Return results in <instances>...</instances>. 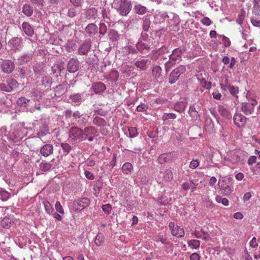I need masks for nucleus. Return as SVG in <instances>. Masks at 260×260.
<instances>
[{
	"instance_id": "f257e3e1",
	"label": "nucleus",
	"mask_w": 260,
	"mask_h": 260,
	"mask_svg": "<svg viewBox=\"0 0 260 260\" xmlns=\"http://www.w3.org/2000/svg\"><path fill=\"white\" fill-rule=\"evenodd\" d=\"M27 134L24 122L13 123L11 125L7 138L14 142L20 141Z\"/></svg>"
},
{
	"instance_id": "f03ea898",
	"label": "nucleus",
	"mask_w": 260,
	"mask_h": 260,
	"mask_svg": "<svg viewBox=\"0 0 260 260\" xmlns=\"http://www.w3.org/2000/svg\"><path fill=\"white\" fill-rule=\"evenodd\" d=\"M151 38L146 33H142L140 38L136 44V47L142 54H147L150 49Z\"/></svg>"
},
{
	"instance_id": "7ed1b4c3",
	"label": "nucleus",
	"mask_w": 260,
	"mask_h": 260,
	"mask_svg": "<svg viewBox=\"0 0 260 260\" xmlns=\"http://www.w3.org/2000/svg\"><path fill=\"white\" fill-rule=\"evenodd\" d=\"M116 5V9L121 16H126L132 9V4L129 0H116L114 3Z\"/></svg>"
},
{
	"instance_id": "20e7f679",
	"label": "nucleus",
	"mask_w": 260,
	"mask_h": 260,
	"mask_svg": "<svg viewBox=\"0 0 260 260\" xmlns=\"http://www.w3.org/2000/svg\"><path fill=\"white\" fill-rule=\"evenodd\" d=\"M218 185L221 192L225 196H229L233 190L231 180L227 177H223L220 178L218 182Z\"/></svg>"
},
{
	"instance_id": "39448f33",
	"label": "nucleus",
	"mask_w": 260,
	"mask_h": 260,
	"mask_svg": "<svg viewBox=\"0 0 260 260\" xmlns=\"http://www.w3.org/2000/svg\"><path fill=\"white\" fill-rule=\"evenodd\" d=\"M257 104V101L254 99L249 100L248 102H243L241 104V111L246 115H252L254 112Z\"/></svg>"
},
{
	"instance_id": "423d86ee",
	"label": "nucleus",
	"mask_w": 260,
	"mask_h": 260,
	"mask_svg": "<svg viewBox=\"0 0 260 260\" xmlns=\"http://www.w3.org/2000/svg\"><path fill=\"white\" fill-rule=\"evenodd\" d=\"M69 137L72 141L81 142L85 140L83 129L77 126H72L69 130Z\"/></svg>"
},
{
	"instance_id": "0eeeda50",
	"label": "nucleus",
	"mask_w": 260,
	"mask_h": 260,
	"mask_svg": "<svg viewBox=\"0 0 260 260\" xmlns=\"http://www.w3.org/2000/svg\"><path fill=\"white\" fill-rule=\"evenodd\" d=\"M186 69L184 66H179L174 69L170 74L169 77V83L172 84L175 83L179 79L180 76L184 73Z\"/></svg>"
},
{
	"instance_id": "6e6552de",
	"label": "nucleus",
	"mask_w": 260,
	"mask_h": 260,
	"mask_svg": "<svg viewBox=\"0 0 260 260\" xmlns=\"http://www.w3.org/2000/svg\"><path fill=\"white\" fill-rule=\"evenodd\" d=\"M22 39L18 37H14L9 41L8 47L13 52L20 51L23 48Z\"/></svg>"
},
{
	"instance_id": "1a4fd4ad",
	"label": "nucleus",
	"mask_w": 260,
	"mask_h": 260,
	"mask_svg": "<svg viewBox=\"0 0 260 260\" xmlns=\"http://www.w3.org/2000/svg\"><path fill=\"white\" fill-rule=\"evenodd\" d=\"M183 51L180 48L175 49L171 54L169 55V61L166 63L165 66L167 68L171 63L179 62L181 60V55Z\"/></svg>"
},
{
	"instance_id": "9d476101",
	"label": "nucleus",
	"mask_w": 260,
	"mask_h": 260,
	"mask_svg": "<svg viewBox=\"0 0 260 260\" xmlns=\"http://www.w3.org/2000/svg\"><path fill=\"white\" fill-rule=\"evenodd\" d=\"M240 151L234 150L228 152L224 157L225 160L228 161L232 164H236L240 160Z\"/></svg>"
},
{
	"instance_id": "9b49d317",
	"label": "nucleus",
	"mask_w": 260,
	"mask_h": 260,
	"mask_svg": "<svg viewBox=\"0 0 260 260\" xmlns=\"http://www.w3.org/2000/svg\"><path fill=\"white\" fill-rule=\"evenodd\" d=\"M90 204V200L87 198H82L77 200H75L73 203V207L75 211H81L87 206Z\"/></svg>"
},
{
	"instance_id": "f8f14e48",
	"label": "nucleus",
	"mask_w": 260,
	"mask_h": 260,
	"mask_svg": "<svg viewBox=\"0 0 260 260\" xmlns=\"http://www.w3.org/2000/svg\"><path fill=\"white\" fill-rule=\"evenodd\" d=\"M169 228L171 231V234L173 236L178 238H181L184 236V229L177 225H175L174 222H170Z\"/></svg>"
},
{
	"instance_id": "ddd939ff",
	"label": "nucleus",
	"mask_w": 260,
	"mask_h": 260,
	"mask_svg": "<svg viewBox=\"0 0 260 260\" xmlns=\"http://www.w3.org/2000/svg\"><path fill=\"white\" fill-rule=\"evenodd\" d=\"M91 47V40H85L79 47L77 54L80 55H87Z\"/></svg>"
},
{
	"instance_id": "4468645a",
	"label": "nucleus",
	"mask_w": 260,
	"mask_h": 260,
	"mask_svg": "<svg viewBox=\"0 0 260 260\" xmlns=\"http://www.w3.org/2000/svg\"><path fill=\"white\" fill-rule=\"evenodd\" d=\"M15 67L14 62L10 59L4 60L1 64L2 70L6 74L11 73L14 70Z\"/></svg>"
},
{
	"instance_id": "2eb2a0df",
	"label": "nucleus",
	"mask_w": 260,
	"mask_h": 260,
	"mask_svg": "<svg viewBox=\"0 0 260 260\" xmlns=\"http://www.w3.org/2000/svg\"><path fill=\"white\" fill-rule=\"evenodd\" d=\"M234 122L239 128L245 126L247 121V118L241 113H235L233 117Z\"/></svg>"
},
{
	"instance_id": "dca6fc26",
	"label": "nucleus",
	"mask_w": 260,
	"mask_h": 260,
	"mask_svg": "<svg viewBox=\"0 0 260 260\" xmlns=\"http://www.w3.org/2000/svg\"><path fill=\"white\" fill-rule=\"evenodd\" d=\"M79 61L76 58H72L68 63L67 70L70 73H74L79 70Z\"/></svg>"
},
{
	"instance_id": "f3484780",
	"label": "nucleus",
	"mask_w": 260,
	"mask_h": 260,
	"mask_svg": "<svg viewBox=\"0 0 260 260\" xmlns=\"http://www.w3.org/2000/svg\"><path fill=\"white\" fill-rule=\"evenodd\" d=\"M53 153V146L50 144H47L40 148V153L44 157H48Z\"/></svg>"
},
{
	"instance_id": "a211bd4d",
	"label": "nucleus",
	"mask_w": 260,
	"mask_h": 260,
	"mask_svg": "<svg viewBox=\"0 0 260 260\" xmlns=\"http://www.w3.org/2000/svg\"><path fill=\"white\" fill-rule=\"evenodd\" d=\"M167 15L166 21L170 25H176L179 23V17L176 14L171 12H168Z\"/></svg>"
},
{
	"instance_id": "6ab92c4d",
	"label": "nucleus",
	"mask_w": 260,
	"mask_h": 260,
	"mask_svg": "<svg viewBox=\"0 0 260 260\" xmlns=\"http://www.w3.org/2000/svg\"><path fill=\"white\" fill-rule=\"evenodd\" d=\"M49 133L48 125L46 123H42L37 132V137L41 138Z\"/></svg>"
},
{
	"instance_id": "aec40b11",
	"label": "nucleus",
	"mask_w": 260,
	"mask_h": 260,
	"mask_svg": "<svg viewBox=\"0 0 260 260\" xmlns=\"http://www.w3.org/2000/svg\"><path fill=\"white\" fill-rule=\"evenodd\" d=\"M85 31L89 36L92 37L98 32V27L95 24L91 23L86 26Z\"/></svg>"
},
{
	"instance_id": "412c9836",
	"label": "nucleus",
	"mask_w": 260,
	"mask_h": 260,
	"mask_svg": "<svg viewBox=\"0 0 260 260\" xmlns=\"http://www.w3.org/2000/svg\"><path fill=\"white\" fill-rule=\"evenodd\" d=\"M217 111L219 114L224 119H230L232 118V114L223 106L219 105L218 106Z\"/></svg>"
},
{
	"instance_id": "4be33fe9",
	"label": "nucleus",
	"mask_w": 260,
	"mask_h": 260,
	"mask_svg": "<svg viewBox=\"0 0 260 260\" xmlns=\"http://www.w3.org/2000/svg\"><path fill=\"white\" fill-rule=\"evenodd\" d=\"M150 62V60L148 59H143L136 61L135 64L138 68L144 71L147 69Z\"/></svg>"
},
{
	"instance_id": "5701e85b",
	"label": "nucleus",
	"mask_w": 260,
	"mask_h": 260,
	"mask_svg": "<svg viewBox=\"0 0 260 260\" xmlns=\"http://www.w3.org/2000/svg\"><path fill=\"white\" fill-rule=\"evenodd\" d=\"M32 54L29 53H24L20 55L17 58V63L19 65H23L31 60Z\"/></svg>"
},
{
	"instance_id": "b1692460",
	"label": "nucleus",
	"mask_w": 260,
	"mask_h": 260,
	"mask_svg": "<svg viewBox=\"0 0 260 260\" xmlns=\"http://www.w3.org/2000/svg\"><path fill=\"white\" fill-rule=\"evenodd\" d=\"M31 97L35 101H40L42 96L44 95V92L42 90L38 88H32L31 91Z\"/></svg>"
},
{
	"instance_id": "393cba45",
	"label": "nucleus",
	"mask_w": 260,
	"mask_h": 260,
	"mask_svg": "<svg viewBox=\"0 0 260 260\" xmlns=\"http://www.w3.org/2000/svg\"><path fill=\"white\" fill-rule=\"evenodd\" d=\"M22 27L25 34L28 36L31 37L34 35V29L29 23L23 22L22 24Z\"/></svg>"
},
{
	"instance_id": "a878e982",
	"label": "nucleus",
	"mask_w": 260,
	"mask_h": 260,
	"mask_svg": "<svg viewBox=\"0 0 260 260\" xmlns=\"http://www.w3.org/2000/svg\"><path fill=\"white\" fill-rule=\"evenodd\" d=\"M97 131L94 127L90 126L86 127L83 129L84 136L85 137V140L87 139L88 136H94Z\"/></svg>"
},
{
	"instance_id": "bb28decb",
	"label": "nucleus",
	"mask_w": 260,
	"mask_h": 260,
	"mask_svg": "<svg viewBox=\"0 0 260 260\" xmlns=\"http://www.w3.org/2000/svg\"><path fill=\"white\" fill-rule=\"evenodd\" d=\"M187 106V102L185 101H182L177 102L174 107V109L180 113L184 112Z\"/></svg>"
},
{
	"instance_id": "cd10ccee",
	"label": "nucleus",
	"mask_w": 260,
	"mask_h": 260,
	"mask_svg": "<svg viewBox=\"0 0 260 260\" xmlns=\"http://www.w3.org/2000/svg\"><path fill=\"white\" fill-rule=\"evenodd\" d=\"M222 62L225 65H228V67L230 69H233L236 64V61L234 57H232L230 59L229 57L226 56L222 58Z\"/></svg>"
},
{
	"instance_id": "c85d7f7f",
	"label": "nucleus",
	"mask_w": 260,
	"mask_h": 260,
	"mask_svg": "<svg viewBox=\"0 0 260 260\" xmlns=\"http://www.w3.org/2000/svg\"><path fill=\"white\" fill-rule=\"evenodd\" d=\"M92 89L95 93H99L105 90L106 86L103 83L99 82L92 85Z\"/></svg>"
},
{
	"instance_id": "c756f323",
	"label": "nucleus",
	"mask_w": 260,
	"mask_h": 260,
	"mask_svg": "<svg viewBox=\"0 0 260 260\" xmlns=\"http://www.w3.org/2000/svg\"><path fill=\"white\" fill-rule=\"evenodd\" d=\"M147 9L141 4H137L134 7V11L139 15H143L147 12Z\"/></svg>"
},
{
	"instance_id": "7c9ffc66",
	"label": "nucleus",
	"mask_w": 260,
	"mask_h": 260,
	"mask_svg": "<svg viewBox=\"0 0 260 260\" xmlns=\"http://www.w3.org/2000/svg\"><path fill=\"white\" fill-rule=\"evenodd\" d=\"M22 12L26 16L30 17L33 14V9L29 4H25L22 7Z\"/></svg>"
},
{
	"instance_id": "2f4dec72",
	"label": "nucleus",
	"mask_w": 260,
	"mask_h": 260,
	"mask_svg": "<svg viewBox=\"0 0 260 260\" xmlns=\"http://www.w3.org/2000/svg\"><path fill=\"white\" fill-rule=\"evenodd\" d=\"M123 51L126 54H136L138 52L137 48L129 44V43L123 48Z\"/></svg>"
},
{
	"instance_id": "473e14b6",
	"label": "nucleus",
	"mask_w": 260,
	"mask_h": 260,
	"mask_svg": "<svg viewBox=\"0 0 260 260\" xmlns=\"http://www.w3.org/2000/svg\"><path fill=\"white\" fill-rule=\"evenodd\" d=\"M103 186V182L100 180H98L94 184L93 189L94 191V194L96 197L99 196L100 191L102 189Z\"/></svg>"
},
{
	"instance_id": "72a5a7b5",
	"label": "nucleus",
	"mask_w": 260,
	"mask_h": 260,
	"mask_svg": "<svg viewBox=\"0 0 260 260\" xmlns=\"http://www.w3.org/2000/svg\"><path fill=\"white\" fill-rule=\"evenodd\" d=\"M122 171L125 174H131L133 169V166L130 162L124 163L122 167Z\"/></svg>"
},
{
	"instance_id": "f704fd0d",
	"label": "nucleus",
	"mask_w": 260,
	"mask_h": 260,
	"mask_svg": "<svg viewBox=\"0 0 260 260\" xmlns=\"http://www.w3.org/2000/svg\"><path fill=\"white\" fill-rule=\"evenodd\" d=\"M17 103L20 106L24 107L29 110V108L28 107V106H29V104L30 103L29 100L27 99L24 97H21L18 99Z\"/></svg>"
},
{
	"instance_id": "c9c22d12",
	"label": "nucleus",
	"mask_w": 260,
	"mask_h": 260,
	"mask_svg": "<svg viewBox=\"0 0 260 260\" xmlns=\"http://www.w3.org/2000/svg\"><path fill=\"white\" fill-rule=\"evenodd\" d=\"M11 194L5 189L0 188V196L1 199L3 201H7L10 197Z\"/></svg>"
},
{
	"instance_id": "e433bc0d",
	"label": "nucleus",
	"mask_w": 260,
	"mask_h": 260,
	"mask_svg": "<svg viewBox=\"0 0 260 260\" xmlns=\"http://www.w3.org/2000/svg\"><path fill=\"white\" fill-rule=\"evenodd\" d=\"M9 86L11 88V90L13 91L17 87L18 83L17 81L14 78H9L6 80Z\"/></svg>"
},
{
	"instance_id": "4c0bfd02",
	"label": "nucleus",
	"mask_w": 260,
	"mask_h": 260,
	"mask_svg": "<svg viewBox=\"0 0 260 260\" xmlns=\"http://www.w3.org/2000/svg\"><path fill=\"white\" fill-rule=\"evenodd\" d=\"M187 244L191 248L196 249L199 248L201 245L200 241L196 239L188 241Z\"/></svg>"
},
{
	"instance_id": "58836bf2",
	"label": "nucleus",
	"mask_w": 260,
	"mask_h": 260,
	"mask_svg": "<svg viewBox=\"0 0 260 260\" xmlns=\"http://www.w3.org/2000/svg\"><path fill=\"white\" fill-rule=\"evenodd\" d=\"M82 96L80 93H75L69 96L70 100L72 102L81 103L82 102Z\"/></svg>"
},
{
	"instance_id": "ea45409f",
	"label": "nucleus",
	"mask_w": 260,
	"mask_h": 260,
	"mask_svg": "<svg viewBox=\"0 0 260 260\" xmlns=\"http://www.w3.org/2000/svg\"><path fill=\"white\" fill-rule=\"evenodd\" d=\"M225 87H227L226 89L229 90V92L232 95L238 98L237 94L239 93V89L238 87H235L231 85H227L225 86Z\"/></svg>"
},
{
	"instance_id": "a19ab883",
	"label": "nucleus",
	"mask_w": 260,
	"mask_h": 260,
	"mask_svg": "<svg viewBox=\"0 0 260 260\" xmlns=\"http://www.w3.org/2000/svg\"><path fill=\"white\" fill-rule=\"evenodd\" d=\"M163 178L165 181L170 182L173 178L172 171L170 169L166 170Z\"/></svg>"
},
{
	"instance_id": "79ce46f5",
	"label": "nucleus",
	"mask_w": 260,
	"mask_h": 260,
	"mask_svg": "<svg viewBox=\"0 0 260 260\" xmlns=\"http://www.w3.org/2000/svg\"><path fill=\"white\" fill-rule=\"evenodd\" d=\"M93 124L99 126H103L105 125L106 121L103 118L95 116L93 120Z\"/></svg>"
},
{
	"instance_id": "37998d69",
	"label": "nucleus",
	"mask_w": 260,
	"mask_h": 260,
	"mask_svg": "<svg viewBox=\"0 0 260 260\" xmlns=\"http://www.w3.org/2000/svg\"><path fill=\"white\" fill-rule=\"evenodd\" d=\"M51 167L52 165L50 162L46 161H42L39 165L40 170L44 172L48 171L51 168Z\"/></svg>"
},
{
	"instance_id": "c03bdc74",
	"label": "nucleus",
	"mask_w": 260,
	"mask_h": 260,
	"mask_svg": "<svg viewBox=\"0 0 260 260\" xmlns=\"http://www.w3.org/2000/svg\"><path fill=\"white\" fill-rule=\"evenodd\" d=\"M152 73L153 76L156 78L157 79L159 77H160L161 73V68L158 66H156L153 67Z\"/></svg>"
},
{
	"instance_id": "a18cd8bd",
	"label": "nucleus",
	"mask_w": 260,
	"mask_h": 260,
	"mask_svg": "<svg viewBox=\"0 0 260 260\" xmlns=\"http://www.w3.org/2000/svg\"><path fill=\"white\" fill-rule=\"evenodd\" d=\"M104 239V236L102 233H98L95 238L94 242L97 246H101L103 244Z\"/></svg>"
},
{
	"instance_id": "49530a36",
	"label": "nucleus",
	"mask_w": 260,
	"mask_h": 260,
	"mask_svg": "<svg viewBox=\"0 0 260 260\" xmlns=\"http://www.w3.org/2000/svg\"><path fill=\"white\" fill-rule=\"evenodd\" d=\"M96 13H97L96 10L94 8H92L89 9L87 11V12L86 13V16L88 19L95 18V16L96 15Z\"/></svg>"
},
{
	"instance_id": "de8ad7c7",
	"label": "nucleus",
	"mask_w": 260,
	"mask_h": 260,
	"mask_svg": "<svg viewBox=\"0 0 260 260\" xmlns=\"http://www.w3.org/2000/svg\"><path fill=\"white\" fill-rule=\"evenodd\" d=\"M60 146L63 151V154L65 155L68 154L71 150V146L66 143H62Z\"/></svg>"
},
{
	"instance_id": "09e8293b",
	"label": "nucleus",
	"mask_w": 260,
	"mask_h": 260,
	"mask_svg": "<svg viewBox=\"0 0 260 260\" xmlns=\"http://www.w3.org/2000/svg\"><path fill=\"white\" fill-rule=\"evenodd\" d=\"M43 204L46 213L49 214L53 213L54 210L49 202L47 201H44Z\"/></svg>"
},
{
	"instance_id": "8fccbe9b",
	"label": "nucleus",
	"mask_w": 260,
	"mask_h": 260,
	"mask_svg": "<svg viewBox=\"0 0 260 260\" xmlns=\"http://www.w3.org/2000/svg\"><path fill=\"white\" fill-rule=\"evenodd\" d=\"M76 44L72 40L69 41L66 44V50L68 52H72L75 49Z\"/></svg>"
},
{
	"instance_id": "3c124183",
	"label": "nucleus",
	"mask_w": 260,
	"mask_h": 260,
	"mask_svg": "<svg viewBox=\"0 0 260 260\" xmlns=\"http://www.w3.org/2000/svg\"><path fill=\"white\" fill-rule=\"evenodd\" d=\"M215 201L218 203H221L225 206L229 205V200L226 198H222L221 196L217 195L215 197Z\"/></svg>"
},
{
	"instance_id": "603ef678",
	"label": "nucleus",
	"mask_w": 260,
	"mask_h": 260,
	"mask_svg": "<svg viewBox=\"0 0 260 260\" xmlns=\"http://www.w3.org/2000/svg\"><path fill=\"white\" fill-rule=\"evenodd\" d=\"M168 12L162 11L158 13L156 16V18L160 21H165L166 20V17Z\"/></svg>"
},
{
	"instance_id": "864d4df0",
	"label": "nucleus",
	"mask_w": 260,
	"mask_h": 260,
	"mask_svg": "<svg viewBox=\"0 0 260 260\" xmlns=\"http://www.w3.org/2000/svg\"><path fill=\"white\" fill-rule=\"evenodd\" d=\"M11 221L9 218H4L1 222V226L5 229H9L11 226Z\"/></svg>"
},
{
	"instance_id": "5fc2aeb1",
	"label": "nucleus",
	"mask_w": 260,
	"mask_h": 260,
	"mask_svg": "<svg viewBox=\"0 0 260 260\" xmlns=\"http://www.w3.org/2000/svg\"><path fill=\"white\" fill-rule=\"evenodd\" d=\"M219 38L221 39L222 43L225 47H229L231 45V41L230 39L223 35H219Z\"/></svg>"
},
{
	"instance_id": "6e6d98bb",
	"label": "nucleus",
	"mask_w": 260,
	"mask_h": 260,
	"mask_svg": "<svg viewBox=\"0 0 260 260\" xmlns=\"http://www.w3.org/2000/svg\"><path fill=\"white\" fill-rule=\"evenodd\" d=\"M176 118V115L172 113H165L164 114L162 119L164 121H166L169 119H174Z\"/></svg>"
},
{
	"instance_id": "4d7b16f0",
	"label": "nucleus",
	"mask_w": 260,
	"mask_h": 260,
	"mask_svg": "<svg viewBox=\"0 0 260 260\" xmlns=\"http://www.w3.org/2000/svg\"><path fill=\"white\" fill-rule=\"evenodd\" d=\"M129 137L130 138H135L137 136L138 133L137 129L135 127H131L128 128Z\"/></svg>"
},
{
	"instance_id": "13d9d810",
	"label": "nucleus",
	"mask_w": 260,
	"mask_h": 260,
	"mask_svg": "<svg viewBox=\"0 0 260 260\" xmlns=\"http://www.w3.org/2000/svg\"><path fill=\"white\" fill-rule=\"evenodd\" d=\"M245 17V12L242 9L241 10L240 13L238 15V18L236 20V22L239 24H241L243 23V20Z\"/></svg>"
},
{
	"instance_id": "bf43d9fd",
	"label": "nucleus",
	"mask_w": 260,
	"mask_h": 260,
	"mask_svg": "<svg viewBox=\"0 0 260 260\" xmlns=\"http://www.w3.org/2000/svg\"><path fill=\"white\" fill-rule=\"evenodd\" d=\"M0 90L7 92H10L12 91L11 90L10 87L9 86L7 82L0 83Z\"/></svg>"
},
{
	"instance_id": "052dcab7",
	"label": "nucleus",
	"mask_w": 260,
	"mask_h": 260,
	"mask_svg": "<svg viewBox=\"0 0 260 260\" xmlns=\"http://www.w3.org/2000/svg\"><path fill=\"white\" fill-rule=\"evenodd\" d=\"M171 155L170 153H165L160 155L158 158V161L160 164H163L168 160V157Z\"/></svg>"
},
{
	"instance_id": "680f3d73",
	"label": "nucleus",
	"mask_w": 260,
	"mask_h": 260,
	"mask_svg": "<svg viewBox=\"0 0 260 260\" xmlns=\"http://www.w3.org/2000/svg\"><path fill=\"white\" fill-rule=\"evenodd\" d=\"M148 108L147 105L145 104H141L137 107L136 110L139 112H146Z\"/></svg>"
},
{
	"instance_id": "e2e57ef3",
	"label": "nucleus",
	"mask_w": 260,
	"mask_h": 260,
	"mask_svg": "<svg viewBox=\"0 0 260 260\" xmlns=\"http://www.w3.org/2000/svg\"><path fill=\"white\" fill-rule=\"evenodd\" d=\"M107 30V26L105 23H101L99 27V33L104 35Z\"/></svg>"
},
{
	"instance_id": "0e129e2a",
	"label": "nucleus",
	"mask_w": 260,
	"mask_h": 260,
	"mask_svg": "<svg viewBox=\"0 0 260 260\" xmlns=\"http://www.w3.org/2000/svg\"><path fill=\"white\" fill-rule=\"evenodd\" d=\"M103 211L107 215L109 214L111 212L112 207L109 204L104 205L102 207Z\"/></svg>"
},
{
	"instance_id": "69168bd1",
	"label": "nucleus",
	"mask_w": 260,
	"mask_h": 260,
	"mask_svg": "<svg viewBox=\"0 0 260 260\" xmlns=\"http://www.w3.org/2000/svg\"><path fill=\"white\" fill-rule=\"evenodd\" d=\"M109 36L110 40H112V41H115L118 40V35L116 31L114 30H111L109 34Z\"/></svg>"
},
{
	"instance_id": "338daca9",
	"label": "nucleus",
	"mask_w": 260,
	"mask_h": 260,
	"mask_svg": "<svg viewBox=\"0 0 260 260\" xmlns=\"http://www.w3.org/2000/svg\"><path fill=\"white\" fill-rule=\"evenodd\" d=\"M55 208L57 212L63 214L64 213L63 209L59 201H56L55 205Z\"/></svg>"
},
{
	"instance_id": "774afa93",
	"label": "nucleus",
	"mask_w": 260,
	"mask_h": 260,
	"mask_svg": "<svg viewBox=\"0 0 260 260\" xmlns=\"http://www.w3.org/2000/svg\"><path fill=\"white\" fill-rule=\"evenodd\" d=\"M88 120V117L86 115H84L82 114V115L80 118V119L78 120V122L80 124L84 125L87 123Z\"/></svg>"
}]
</instances>
